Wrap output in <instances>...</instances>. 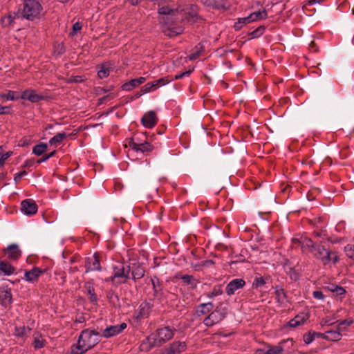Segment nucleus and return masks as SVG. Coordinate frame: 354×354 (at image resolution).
Wrapping results in <instances>:
<instances>
[{
    "label": "nucleus",
    "mask_w": 354,
    "mask_h": 354,
    "mask_svg": "<svg viewBox=\"0 0 354 354\" xmlns=\"http://www.w3.org/2000/svg\"><path fill=\"white\" fill-rule=\"evenodd\" d=\"M115 334V333H80L77 344L71 347V354H84L100 341V337L109 338L113 336Z\"/></svg>",
    "instance_id": "nucleus-1"
},
{
    "label": "nucleus",
    "mask_w": 354,
    "mask_h": 354,
    "mask_svg": "<svg viewBox=\"0 0 354 354\" xmlns=\"http://www.w3.org/2000/svg\"><path fill=\"white\" fill-rule=\"evenodd\" d=\"M151 333L147 339L140 344V350L147 352L155 346H160L167 340L173 337L174 333Z\"/></svg>",
    "instance_id": "nucleus-2"
},
{
    "label": "nucleus",
    "mask_w": 354,
    "mask_h": 354,
    "mask_svg": "<svg viewBox=\"0 0 354 354\" xmlns=\"http://www.w3.org/2000/svg\"><path fill=\"white\" fill-rule=\"evenodd\" d=\"M131 268L129 264L119 263L113 267V274L106 279V281H112L113 283H124L131 278Z\"/></svg>",
    "instance_id": "nucleus-3"
},
{
    "label": "nucleus",
    "mask_w": 354,
    "mask_h": 354,
    "mask_svg": "<svg viewBox=\"0 0 354 354\" xmlns=\"http://www.w3.org/2000/svg\"><path fill=\"white\" fill-rule=\"evenodd\" d=\"M42 7L37 0H25L22 11V17L28 19L33 20L39 16Z\"/></svg>",
    "instance_id": "nucleus-4"
},
{
    "label": "nucleus",
    "mask_w": 354,
    "mask_h": 354,
    "mask_svg": "<svg viewBox=\"0 0 354 354\" xmlns=\"http://www.w3.org/2000/svg\"><path fill=\"white\" fill-rule=\"evenodd\" d=\"M313 254L315 258L319 259L324 265L329 263L330 261L335 263L339 261V257L335 252L327 250L322 245H316Z\"/></svg>",
    "instance_id": "nucleus-5"
},
{
    "label": "nucleus",
    "mask_w": 354,
    "mask_h": 354,
    "mask_svg": "<svg viewBox=\"0 0 354 354\" xmlns=\"http://www.w3.org/2000/svg\"><path fill=\"white\" fill-rule=\"evenodd\" d=\"M226 313L227 310L225 308L217 307L204 319V324L207 326H212L220 322L225 317Z\"/></svg>",
    "instance_id": "nucleus-6"
},
{
    "label": "nucleus",
    "mask_w": 354,
    "mask_h": 354,
    "mask_svg": "<svg viewBox=\"0 0 354 354\" xmlns=\"http://www.w3.org/2000/svg\"><path fill=\"white\" fill-rule=\"evenodd\" d=\"M171 80L172 79H170L169 77H164L159 80L148 82L142 87L141 91L145 93L151 91H154L158 87L168 84Z\"/></svg>",
    "instance_id": "nucleus-7"
},
{
    "label": "nucleus",
    "mask_w": 354,
    "mask_h": 354,
    "mask_svg": "<svg viewBox=\"0 0 354 354\" xmlns=\"http://www.w3.org/2000/svg\"><path fill=\"white\" fill-rule=\"evenodd\" d=\"M129 145L134 151H140L142 153L151 152L153 149V146L149 142L146 141L144 142H138L135 140V138L129 141Z\"/></svg>",
    "instance_id": "nucleus-8"
},
{
    "label": "nucleus",
    "mask_w": 354,
    "mask_h": 354,
    "mask_svg": "<svg viewBox=\"0 0 354 354\" xmlns=\"http://www.w3.org/2000/svg\"><path fill=\"white\" fill-rule=\"evenodd\" d=\"M85 266L86 268V272L100 270L101 266L99 254L95 253L92 257H87Z\"/></svg>",
    "instance_id": "nucleus-9"
},
{
    "label": "nucleus",
    "mask_w": 354,
    "mask_h": 354,
    "mask_svg": "<svg viewBox=\"0 0 354 354\" xmlns=\"http://www.w3.org/2000/svg\"><path fill=\"white\" fill-rule=\"evenodd\" d=\"M37 205L30 199L24 200L21 203V209L26 215H32L37 212Z\"/></svg>",
    "instance_id": "nucleus-10"
},
{
    "label": "nucleus",
    "mask_w": 354,
    "mask_h": 354,
    "mask_svg": "<svg viewBox=\"0 0 354 354\" xmlns=\"http://www.w3.org/2000/svg\"><path fill=\"white\" fill-rule=\"evenodd\" d=\"M186 345L184 342H174L168 347L161 351V354H178L185 350Z\"/></svg>",
    "instance_id": "nucleus-11"
},
{
    "label": "nucleus",
    "mask_w": 354,
    "mask_h": 354,
    "mask_svg": "<svg viewBox=\"0 0 354 354\" xmlns=\"http://www.w3.org/2000/svg\"><path fill=\"white\" fill-rule=\"evenodd\" d=\"M201 2L204 6L214 9L226 10L230 6L227 0H201Z\"/></svg>",
    "instance_id": "nucleus-12"
},
{
    "label": "nucleus",
    "mask_w": 354,
    "mask_h": 354,
    "mask_svg": "<svg viewBox=\"0 0 354 354\" xmlns=\"http://www.w3.org/2000/svg\"><path fill=\"white\" fill-rule=\"evenodd\" d=\"M142 124L147 128H152L157 123V117L154 111H150L146 113L141 119Z\"/></svg>",
    "instance_id": "nucleus-13"
},
{
    "label": "nucleus",
    "mask_w": 354,
    "mask_h": 354,
    "mask_svg": "<svg viewBox=\"0 0 354 354\" xmlns=\"http://www.w3.org/2000/svg\"><path fill=\"white\" fill-rule=\"evenodd\" d=\"M293 243H299L301 244V250L305 253H313L316 245H314L313 241L307 237L301 238V240L294 239Z\"/></svg>",
    "instance_id": "nucleus-14"
},
{
    "label": "nucleus",
    "mask_w": 354,
    "mask_h": 354,
    "mask_svg": "<svg viewBox=\"0 0 354 354\" xmlns=\"http://www.w3.org/2000/svg\"><path fill=\"white\" fill-rule=\"evenodd\" d=\"M129 268H131V278L136 281L142 278L145 275V269L138 262L130 263Z\"/></svg>",
    "instance_id": "nucleus-15"
},
{
    "label": "nucleus",
    "mask_w": 354,
    "mask_h": 354,
    "mask_svg": "<svg viewBox=\"0 0 354 354\" xmlns=\"http://www.w3.org/2000/svg\"><path fill=\"white\" fill-rule=\"evenodd\" d=\"M153 305L149 302H143L142 303L138 308V312L135 315V317L137 320H140L142 318L147 317L149 315Z\"/></svg>",
    "instance_id": "nucleus-16"
},
{
    "label": "nucleus",
    "mask_w": 354,
    "mask_h": 354,
    "mask_svg": "<svg viewBox=\"0 0 354 354\" xmlns=\"http://www.w3.org/2000/svg\"><path fill=\"white\" fill-rule=\"evenodd\" d=\"M12 302L11 289L8 286L0 288V303L4 306H8Z\"/></svg>",
    "instance_id": "nucleus-17"
},
{
    "label": "nucleus",
    "mask_w": 354,
    "mask_h": 354,
    "mask_svg": "<svg viewBox=\"0 0 354 354\" xmlns=\"http://www.w3.org/2000/svg\"><path fill=\"white\" fill-rule=\"evenodd\" d=\"M20 98L31 102H38L44 97L43 95L36 93L32 89H26L22 93Z\"/></svg>",
    "instance_id": "nucleus-18"
},
{
    "label": "nucleus",
    "mask_w": 354,
    "mask_h": 354,
    "mask_svg": "<svg viewBox=\"0 0 354 354\" xmlns=\"http://www.w3.org/2000/svg\"><path fill=\"white\" fill-rule=\"evenodd\" d=\"M44 270L39 268H34L30 270L26 271L24 278L29 282L34 283L37 281L39 277L44 273Z\"/></svg>",
    "instance_id": "nucleus-19"
},
{
    "label": "nucleus",
    "mask_w": 354,
    "mask_h": 354,
    "mask_svg": "<svg viewBox=\"0 0 354 354\" xmlns=\"http://www.w3.org/2000/svg\"><path fill=\"white\" fill-rule=\"evenodd\" d=\"M245 284L244 280L241 279H235L230 281L226 287V292L227 295H233L235 291L239 288H243Z\"/></svg>",
    "instance_id": "nucleus-20"
},
{
    "label": "nucleus",
    "mask_w": 354,
    "mask_h": 354,
    "mask_svg": "<svg viewBox=\"0 0 354 354\" xmlns=\"http://www.w3.org/2000/svg\"><path fill=\"white\" fill-rule=\"evenodd\" d=\"M308 319L307 313L302 312L296 315L292 319L288 322V326L290 328H296L298 326L304 324V322Z\"/></svg>",
    "instance_id": "nucleus-21"
},
{
    "label": "nucleus",
    "mask_w": 354,
    "mask_h": 354,
    "mask_svg": "<svg viewBox=\"0 0 354 354\" xmlns=\"http://www.w3.org/2000/svg\"><path fill=\"white\" fill-rule=\"evenodd\" d=\"M146 81V78L143 77H140L138 78L133 79L130 80L129 82L124 83L122 86V88L124 91H129L133 88L138 86L141 84L144 83Z\"/></svg>",
    "instance_id": "nucleus-22"
},
{
    "label": "nucleus",
    "mask_w": 354,
    "mask_h": 354,
    "mask_svg": "<svg viewBox=\"0 0 354 354\" xmlns=\"http://www.w3.org/2000/svg\"><path fill=\"white\" fill-rule=\"evenodd\" d=\"M6 254L8 259H17L21 255V251L17 245L12 244L6 248Z\"/></svg>",
    "instance_id": "nucleus-23"
},
{
    "label": "nucleus",
    "mask_w": 354,
    "mask_h": 354,
    "mask_svg": "<svg viewBox=\"0 0 354 354\" xmlns=\"http://www.w3.org/2000/svg\"><path fill=\"white\" fill-rule=\"evenodd\" d=\"M183 28L181 26L174 27L171 24L163 28L165 35L169 37H174L183 32Z\"/></svg>",
    "instance_id": "nucleus-24"
},
{
    "label": "nucleus",
    "mask_w": 354,
    "mask_h": 354,
    "mask_svg": "<svg viewBox=\"0 0 354 354\" xmlns=\"http://www.w3.org/2000/svg\"><path fill=\"white\" fill-rule=\"evenodd\" d=\"M176 277L181 279L184 283L190 285L192 288L196 287L198 281L192 275L177 274Z\"/></svg>",
    "instance_id": "nucleus-25"
},
{
    "label": "nucleus",
    "mask_w": 354,
    "mask_h": 354,
    "mask_svg": "<svg viewBox=\"0 0 354 354\" xmlns=\"http://www.w3.org/2000/svg\"><path fill=\"white\" fill-rule=\"evenodd\" d=\"M15 268L5 261H0V271L6 275H10L15 272Z\"/></svg>",
    "instance_id": "nucleus-26"
},
{
    "label": "nucleus",
    "mask_w": 354,
    "mask_h": 354,
    "mask_svg": "<svg viewBox=\"0 0 354 354\" xmlns=\"http://www.w3.org/2000/svg\"><path fill=\"white\" fill-rule=\"evenodd\" d=\"M266 346L267 354H286L281 344L276 346L268 344Z\"/></svg>",
    "instance_id": "nucleus-27"
},
{
    "label": "nucleus",
    "mask_w": 354,
    "mask_h": 354,
    "mask_svg": "<svg viewBox=\"0 0 354 354\" xmlns=\"http://www.w3.org/2000/svg\"><path fill=\"white\" fill-rule=\"evenodd\" d=\"M84 288L86 291L89 296V299L91 302H96L97 300V297L94 292V288L93 285L90 282H87L84 285Z\"/></svg>",
    "instance_id": "nucleus-28"
},
{
    "label": "nucleus",
    "mask_w": 354,
    "mask_h": 354,
    "mask_svg": "<svg viewBox=\"0 0 354 354\" xmlns=\"http://www.w3.org/2000/svg\"><path fill=\"white\" fill-rule=\"evenodd\" d=\"M213 307L214 306L211 302L201 304L197 308V313L198 315H205L211 311Z\"/></svg>",
    "instance_id": "nucleus-29"
},
{
    "label": "nucleus",
    "mask_w": 354,
    "mask_h": 354,
    "mask_svg": "<svg viewBox=\"0 0 354 354\" xmlns=\"http://www.w3.org/2000/svg\"><path fill=\"white\" fill-rule=\"evenodd\" d=\"M67 137V134L66 133H59L53 136L50 140L49 143L52 145L57 146L59 144L62 142V141Z\"/></svg>",
    "instance_id": "nucleus-30"
},
{
    "label": "nucleus",
    "mask_w": 354,
    "mask_h": 354,
    "mask_svg": "<svg viewBox=\"0 0 354 354\" xmlns=\"http://www.w3.org/2000/svg\"><path fill=\"white\" fill-rule=\"evenodd\" d=\"M47 144L41 142L33 147L32 153L36 156H41L47 150Z\"/></svg>",
    "instance_id": "nucleus-31"
},
{
    "label": "nucleus",
    "mask_w": 354,
    "mask_h": 354,
    "mask_svg": "<svg viewBox=\"0 0 354 354\" xmlns=\"http://www.w3.org/2000/svg\"><path fill=\"white\" fill-rule=\"evenodd\" d=\"M17 17H18V14L15 13V12L13 14H10L8 16H5L1 18V24L3 26H9L12 25L14 19Z\"/></svg>",
    "instance_id": "nucleus-32"
},
{
    "label": "nucleus",
    "mask_w": 354,
    "mask_h": 354,
    "mask_svg": "<svg viewBox=\"0 0 354 354\" xmlns=\"http://www.w3.org/2000/svg\"><path fill=\"white\" fill-rule=\"evenodd\" d=\"M251 22L266 18L267 17V12L266 10L257 11L251 13L249 16Z\"/></svg>",
    "instance_id": "nucleus-33"
},
{
    "label": "nucleus",
    "mask_w": 354,
    "mask_h": 354,
    "mask_svg": "<svg viewBox=\"0 0 354 354\" xmlns=\"http://www.w3.org/2000/svg\"><path fill=\"white\" fill-rule=\"evenodd\" d=\"M110 74L109 67L106 64H102L97 71V75L100 79L107 77Z\"/></svg>",
    "instance_id": "nucleus-34"
},
{
    "label": "nucleus",
    "mask_w": 354,
    "mask_h": 354,
    "mask_svg": "<svg viewBox=\"0 0 354 354\" xmlns=\"http://www.w3.org/2000/svg\"><path fill=\"white\" fill-rule=\"evenodd\" d=\"M250 22L251 21L250 20L249 17L239 18L238 19L237 22H236L234 24V28L235 30H239L242 28V27L243 26L244 24H249Z\"/></svg>",
    "instance_id": "nucleus-35"
},
{
    "label": "nucleus",
    "mask_w": 354,
    "mask_h": 354,
    "mask_svg": "<svg viewBox=\"0 0 354 354\" xmlns=\"http://www.w3.org/2000/svg\"><path fill=\"white\" fill-rule=\"evenodd\" d=\"M342 333H324L321 335V338L330 341H337L340 339Z\"/></svg>",
    "instance_id": "nucleus-36"
},
{
    "label": "nucleus",
    "mask_w": 354,
    "mask_h": 354,
    "mask_svg": "<svg viewBox=\"0 0 354 354\" xmlns=\"http://www.w3.org/2000/svg\"><path fill=\"white\" fill-rule=\"evenodd\" d=\"M324 335V333H305L304 339L306 344H310L313 341L315 337L321 338V335Z\"/></svg>",
    "instance_id": "nucleus-37"
},
{
    "label": "nucleus",
    "mask_w": 354,
    "mask_h": 354,
    "mask_svg": "<svg viewBox=\"0 0 354 354\" xmlns=\"http://www.w3.org/2000/svg\"><path fill=\"white\" fill-rule=\"evenodd\" d=\"M276 299L278 302L283 304L286 300V295L283 289L276 290Z\"/></svg>",
    "instance_id": "nucleus-38"
},
{
    "label": "nucleus",
    "mask_w": 354,
    "mask_h": 354,
    "mask_svg": "<svg viewBox=\"0 0 354 354\" xmlns=\"http://www.w3.org/2000/svg\"><path fill=\"white\" fill-rule=\"evenodd\" d=\"M16 92L9 91L7 94L0 95V97L6 98L7 100H15L19 98L18 96H15Z\"/></svg>",
    "instance_id": "nucleus-39"
},
{
    "label": "nucleus",
    "mask_w": 354,
    "mask_h": 354,
    "mask_svg": "<svg viewBox=\"0 0 354 354\" xmlns=\"http://www.w3.org/2000/svg\"><path fill=\"white\" fill-rule=\"evenodd\" d=\"M34 346L35 348H41L44 346V339L41 337H35L34 340Z\"/></svg>",
    "instance_id": "nucleus-40"
},
{
    "label": "nucleus",
    "mask_w": 354,
    "mask_h": 354,
    "mask_svg": "<svg viewBox=\"0 0 354 354\" xmlns=\"http://www.w3.org/2000/svg\"><path fill=\"white\" fill-rule=\"evenodd\" d=\"M345 252L348 257L354 259V245H347L345 247Z\"/></svg>",
    "instance_id": "nucleus-41"
},
{
    "label": "nucleus",
    "mask_w": 354,
    "mask_h": 354,
    "mask_svg": "<svg viewBox=\"0 0 354 354\" xmlns=\"http://www.w3.org/2000/svg\"><path fill=\"white\" fill-rule=\"evenodd\" d=\"M221 293H222V290H221V288L218 287V288H214L212 292L207 293V296L208 297L211 298V297L221 295Z\"/></svg>",
    "instance_id": "nucleus-42"
},
{
    "label": "nucleus",
    "mask_w": 354,
    "mask_h": 354,
    "mask_svg": "<svg viewBox=\"0 0 354 354\" xmlns=\"http://www.w3.org/2000/svg\"><path fill=\"white\" fill-rule=\"evenodd\" d=\"M352 323V319H346L341 322L339 324V330H346V326H350Z\"/></svg>",
    "instance_id": "nucleus-43"
},
{
    "label": "nucleus",
    "mask_w": 354,
    "mask_h": 354,
    "mask_svg": "<svg viewBox=\"0 0 354 354\" xmlns=\"http://www.w3.org/2000/svg\"><path fill=\"white\" fill-rule=\"evenodd\" d=\"M265 284V280L263 277L256 278L253 282L252 286L255 288L261 287Z\"/></svg>",
    "instance_id": "nucleus-44"
},
{
    "label": "nucleus",
    "mask_w": 354,
    "mask_h": 354,
    "mask_svg": "<svg viewBox=\"0 0 354 354\" xmlns=\"http://www.w3.org/2000/svg\"><path fill=\"white\" fill-rule=\"evenodd\" d=\"M333 292L335 293L336 295H342L345 294L346 290L344 288L338 286L334 287V289H333Z\"/></svg>",
    "instance_id": "nucleus-45"
},
{
    "label": "nucleus",
    "mask_w": 354,
    "mask_h": 354,
    "mask_svg": "<svg viewBox=\"0 0 354 354\" xmlns=\"http://www.w3.org/2000/svg\"><path fill=\"white\" fill-rule=\"evenodd\" d=\"M151 283H152L153 288L154 290V295L158 296V286H159L158 279H151Z\"/></svg>",
    "instance_id": "nucleus-46"
},
{
    "label": "nucleus",
    "mask_w": 354,
    "mask_h": 354,
    "mask_svg": "<svg viewBox=\"0 0 354 354\" xmlns=\"http://www.w3.org/2000/svg\"><path fill=\"white\" fill-rule=\"evenodd\" d=\"M26 171H19L18 173H17L15 175V177H14V180L16 183H18L20 181L21 178L26 175Z\"/></svg>",
    "instance_id": "nucleus-47"
},
{
    "label": "nucleus",
    "mask_w": 354,
    "mask_h": 354,
    "mask_svg": "<svg viewBox=\"0 0 354 354\" xmlns=\"http://www.w3.org/2000/svg\"><path fill=\"white\" fill-rule=\"evenodd\" d=\"M192 71H193V70H189V71H185L183 73H179L175 76L174 79L178 80V79L183 78V77L189 76Z\"/></svg>",
    "instance_id": "nucleus-48"
},
{
    "label": "nucleus",
    "mask_w": 354,
    "mask_h": 354,
    "mask_svg": "<svg viewBox=\"0 0 354 354\" xmlns=\"http://www.w3.org/2000/svg\"><path fill=\"white\" fill-rule=\"evenodd\" d=\"M313 295V297L317 299L322 300L324 299V295L322 291H319V290L314 291Z\"/></svg>",
    "instance_id": "nucleus-49"
},
{
    "label": "nucleus",
    "mask_w": 354,
    "mask_h": 354,
    "mask_svg": "<svg viewBox=\"0 0 354 354\" xmlns=\"http://www.w3.org/2000/svg\"><path fill=\"white\" fill-rule=\"evenodd\" d=\"M115 97V95L113 94V93H111L109 95H107L106 96H104L102 97V98H100L99 100L100 102V103H102L105 101H107V100H112L113 99L114 97Z\"/></svg>",
    "instance_id": "nucleus-50"
},
{
    "label": "nucleus",
    "mask_w": 354,
    "mask_h": 354,
    "mask_svg": "<svg viewBox=\"0 0 354 354\" xmlns=\"http://www.w3.org/2000/svg\"><path fill=\"white\" fill-rule=\"evenodd\" d=\"M264 30V28L263 27H259L258 28H257L256 30H254L252 33L251 35L253 36V37H257L260 35H261L263 33V31Z\"/></svg>",
    "instance_id": "nucleus-51"
},
{
    "label": "nucleus",
    "mask_w": 354,
    "mask_h": 354,
    "mask_svg": "<svg viewBox=\"0 0 354 354\" xmlns=\"http://www.w3.org/2000/svg\"><path fill=\"white\" fill-rule=\"evenodd\" d=\"M104 332H120L118 328V325L111 326L107 327Z\"/></svg>",
    "instance_id": "nucleus-52"
},
{
    "label": "nucleus",
    "mask_w": 354,
    "mask_h": 354,
    "mask_svg": "<svg viewBox=\"0 0 354 354\" xmlns=\"http://www.w3.org/2000/svg\"><path fill=\"white\" fill-rule=\"evenodd\" d=\"M10 155V152H6V153H2V154L0 153V164L3 165L5 162V160L7 158H8Z\"/></svg>",
    "instance_id": "nucleus-53"
},
{
    "label": "nucleus",
    "mask_w": 354,
    "mask_h": 354,
    "mask_svg": "<svg viewBox=\"0 0 354 354\" xmlns=\"http://www.w3.org/2000/svg\"><path fill=\"white\" fill-rule=\"evenodd\" d=\"M82 24L80 23V22H76L75 24H73V33H76L77 31L80 30L82 29Z\"/></svg>",
    "instance_id": "nucleus-54"
},
{
    "label": "nucleus",
    "mask_w": 354,
    "mask_h": 354,
    "mask_svg": "<svg viewBox=\"0 0 354 354\" xmlns=\"http://www.w3.org/2000/svg\"><path fill=\"white\" fill-rule=\"evenodd\" d=\"M198 56H199V51L197 50L196 52L192 53L189 55V59L190 60H194V59H197L198 57Z\"/></svg>",
    "instance_id": "nucleus-55"
},
{
    "label": "nucleus",
    "mask_w": 354,
    "mask_h": 354,
    "mask_svg": "<svg viewBox=\"0 0 354 354\" xmlns=\"http://www.w3.org/2000/svg\"><path fill=\"white\" fill-rule=\"evenodd\" d=\"M47 160H48V156H46V155L43 156V157H42L41 158L39 159V160L37 161V162L38 164H40V163H41V162H43L46 161Z\"/></svg>",
    "instance_id": "nucleus-56"
},
{
    "label": "nucleus",
    "mask_w": 354,
    "mask_h": 354,
    "mask_svg": "<svg viewBox=\"0 0 354 354\" xmlns=\"http://www.w3.org/2000/svg\"><path fill=\"white\" fill-rule=\"evenodd\" d=\"M324 0H308V5L312 6L317 3L323 2Z\"/></svg>",
    "instance_id": "nucleus-57"
},
{
    "label": "nucleus",
    "mask_w": 354,
    "mask_h": 354,
    "mask_svg": "<svg viewBox=\"0 0 354 354\" xmlns=\"http://www.w3.org/2000/svg\"><path fill=\"white\" fill-rule=\"evenodd\" d=\"M126 328H127V324L124 323V322H123V323H122V324L118 325V328H119L120 332L122 330H124Z\"/></svg>",
    "instance_id": "nucleus-58"
},
{
    "label": "nucleus",
    "mask_w": 354,
    "mask_h": 354,
    "mask_svg": "<svg viewBox=\"0 0 354 354\" xmlns=\"http://www.w3.org/2000/svg\"><path fill=\"white\" fill-rule=\"evenodd\" d=\"M254 354H267V349H257Z\"/></svg>",
    "instance_id": "nucleus-59"
},
{
    "label": "nucleus",
    "mask_w": 354,
    "mask_h": 354,
    "mask_svg": "<svg viewBox=\"0 0 354 354\" xmlns=\"http://www.w3.org/2000/svg\"><path fill=\"white\" fill-rule=\"evenodd\" d=\"M141 0H128V1L132 5H137Z\"/></svg>",
    "instance_id": "nucleus-60"
},
{
    "label": "nucleus",
    "mask_w": 354,
    "mask_h": 354,
    "mask_svg": "<svg viewBox=\"0 0 354 354\" xmlns=\"http://www.w3.org/2000/svg\"><path fill=\"white\" fill-rule=\"evenodd\" d=\"M335 286H337V285H335V284H331V285H330V286H327V287H326V288H327L328 290H330V291L333 292V289H334V287H335Z\"/></svg>",
    "instance_id": "nucleus-61"
},
{
    "label": "nucleus",
    "mask_w": 354,
    "mask_h": 354,
    "mask_svg": "<svg viewBox=\"0 0 354 354\" xmlns=\"http://www.w3.org/2000/svg\"><path fill=\"white\" fill-rule=\"evenodd\" d=\"M55 153H56V151L55 150V151H52L51 153L46 154V156H48V158L49 159L50 158L54 156Z\"/></svg>",
    "instance_id": "nucleus-62"
},
{
    "label": "nucleus",
    "mask_w": 354,
    "mask_h": 354,
    "mask_svg": "<svg viewBox=\"0 0 354 354\" xmlns=\"http://www.w3.org/2000/svg\"><path fill=\"white\" fill-rule=\"evenodd\" d=\"M7 107L6 106H2L0 105V114H3L5 112H4V110L6 109Z\"/></svg>",
    "instance_id": "nucleus-63"
},
{
    "label": "nucleus",
    "mask_w": 354,
    "mask_h": 354,
    "mask_svg": "<svg viewBox=\"0 0 354 354\" xmlns=\"http://www.w3.org/2000/svg\"><path fill=\"white\" fill-rule=\"evenodd\" d=\"M165 20H166V19H165V17H162V18H161V19H160V23H163V22H165Z\"/></svg>",
    "instance_id": "nucleus-64"
}]
</instances>
